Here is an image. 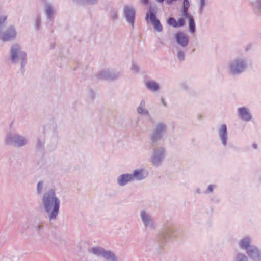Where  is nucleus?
Returning a JSON list of instances; mask_svg holds the SVG:
<instances>
[{
  "label": "nucleus",
  "mask_w": 261,
  "mask_h": 261,
  "mask_svg": "<svg viewBox=\"0 0 261 261\" xmlns=\"http://www.w3.org/2000/svg\"><path fill=\"white\" fill-rule=\"evenodd\" d=\"M177 56L179 60H182L184 57V54L182 51H179L178 53Z\"/></svg>",
  "instance_id": "23"
},
{
  "label": "nucleus",
  "mask_w": 261,
  "mask_h": 261,
  "mask_svg": "<svg viewBox=\"0 0 261 261\" xmlns=\"http://www.w3.org/2000/svg\"><path fill=\"white\" fill-rule=\"evenodd\" d=\"M177 42L181 46H186L188 43L187 36L182 32H178L175 35Z\"/></svg>",
  "instance_id": "5"
},
{
  "label": "nucleus",
  "mask_w": 261,
  "mask_h": 261,
  "mask_svg": "<svg viewBox=\"0 0 261 261\" xmlns=\"http://www.w3.org/2000/svg\"><path fill=\"white\" fill-rule=\"evenodd\" d=\"M146 85L148 88L153 91L156 90L159 88L157 84L154 82L148 81L146 83Z\"/></svg>",
  "instance_id": "13"
},
{
  "label": "nucleus",
  "mask_w": 261,
  "mask_h": 261,
  "mask_svg": "<svg viewBox=\"0 0 261 261\" xmlns=\"http://www.w3.org/2000/svg\"><path fill=\"white\" fill-rule=\"evenodd\" d=\"M239 113L241 118L245 121H249L251 119V116L248 110L245 108L239 109Z\"/></svg>",
  "instance_id": "9"
},
{
  "label": "nucleus",
  "mask_w": 261,
  "mask_h": 261,
  "mask_svg": "<svg viewBox=\"0 0 261 261\" xmlns=\"http://www.w3.org/2000/svg\"><path fill=\"white\" fill-rule=\"evenodd\" d=\"M165 129V126L163 124H159L157 126L155 131L154 133L152 138L153 139H154L156 137V136L158 134H159L162 131L164 130Z\"/></svg>",
  "instance_id": "14"
},
{
  "label": "nucleus",
  "mask_w": 261,
  "mask_h": 261,
  "mask_svg": "<svg viewBox=\"0 0 261 261\" xmlns=\"http://www.w3.org/2000/svg\"><path fill=\"white\" fill-rule=\"evenodd\" d=\"M44 202L47 212H49L52 208L53 209L50 217V219L56 218L59 211V201L55 197L54 192L46 195L44 197Z\"/></svg>",
  "instance_id": "1"
},
{
  "label": "nucleus",
  "mask_w": 261,
  "mask_h": 261,
  "mask_svg": "<svg viewBox=\"0 0 261 261\" xmlns=\"http://www.w3.org/2000/svg\"><path fill=\"white\" fill-rule=\"evenodd\" d=\"M141 218L144 223L146 225L149 221V218L145 212H142L141 214Z\"/></svg>",
  "instance_id": "17"
},
{
  "label": "nucleus",
  "mask_w": 261,
  "mask_h": 261,
  "mask_svg": "<svg viewBox=\"0 0 261 261\" xmlns=\"http://www.w3.org/2000/svg\"><path fill=\"white\" fill-rule=\"evenodd\" d=\"M141 2L143 3L144 4H147L148 0H141Z\"/></svg>",
  "instance_id": "31"
},
{
  "label": "nucleus",
  "mask_w": 261,
  "mask_h": 261,
  "mask_svg": "<svg viewBox=\"0 0 261 261\" xmlns=\"http://www.w3.org/2000/svg\"><path fill=\"white\" fill-rule=\"evenodd\" d=\"M124 11L126 18L127 21L131 23L132 26H133L135 15V11L134 9L129 7H125Z\"/></svg>",
  "instance_id": "6"
},
{
  "label": "nucleus",
  "mask_w": 261,
  "mask_h": 261,
  "mask_svg": "<svg viewBox=\"0 0 261 261\" xmlns=\"http://www.w3.org/2000/svg\"><path fill=\"white\" fill-rule=\"evenodd\" d=\"M245 68V65L243 62L237 61L231 65V72L236 74L242 72Z\"/></svg>",
  "instance_id": "7"
},
{
  "label": "nucleus",
  "mask_w": 261,
  "mask_h": 261,
  "mask_svg": "<svg viewBox=\"0 0 261 261\" xmlns=\"http://www.w3.org/2000/svg\"><path fill=\"white\" fill-rule=\"evenodd\" d=\"M158 2H160V3H162L163 2L164 0H156Z\"/></svg>",
  "instance_id": "33"
},
{
  "label": "nucleus",
  "mask_w": 261,
  "mask_h": 261,
  "mask_svg": "<svg viewBox=\"0 0 261 261\" xmlns=\"http://www.w3.org/2000/svg\"><path fill=\"white\" fill-rule=\"evenodd\" d=\"M6 20V17H0V25L3 24Z\"/></svg>",
  "instance_id": "26"
},
{
  "label": "nucleus",
  "mask_w": 261,
  "mask_h": 261,
  "mask_svg": "<svg viewBox=\"0 0 261 261\" xmlns=\"http://www.w3.org/2000/svg\"><path fill=\"white\" fill-rule=\"evenodd\" d=\"M42 190V183L39 182L37 185V190L39 193H40Z\"/></svg>",
  "instance_id": "25"
},
{
  "label": "nucleus",
  "mask_w": 261,
  "mask_h": 261,
  "mask_svg": "<svg viewBox=\"0 0 261 261\" xmlns=\"http://www.w3.org/2000/svg\"><path fill=\"white\" fill-rule=\"evenodd\" d=\"M137 111L139 113L142 114L143 113L144 110L142 108L139 107L137 109Z\"/></svg>",
  "instance_id": "27"
},
{
  "label": "nucleus",
  "mask_w": 261,
  "mask_h": 261,
  "mask_svg": "<svg viewBox=\"0 0 261 261\" xmlns=\"http://www.w3.org/2000/svg\"><path fill=\"white\" fill-rule=\"evenodd\" d=\"M188 9H183V12H182V15L186 18H187L189 19V17L191 16V15H189L188 13Z\"/></svg>",
  "instance_id": "22"
},
{
  "label": "nucleus",
  "mask_w": 261,
  "mask_h": 261,
  "mask_svg": "<svg viewBox=\"0 0 261 261\" xmlns=\"http://www.w3.org/2000/svg\"><path fill=\"white\" fill-rule=\"evenodd\" d=\"M168 23L174 28L178 27L177 22L174 18H170L168 20Z\"/></svg>",
  "instance_id": "16"
},
{
  "label": "nucleus",
  "mask_w": 261,
  "mask_h": 261,
  "mask_svg": "<svg viewBox=\"0 0 261 261\" xmlns=\"http://www.w3.org/2000/svg\"><path fill=\"white\" fill-rule=\"evenodd\" d=\"M142 171H135L134 172L133 175L126 174L121 175L118 179V182L121 186L125 185L127 182L131 181L134 177H136L138 179H141L142 178Z\"/></svg>",
  "instance_id": "2"
},
{
  "label": "nucleus",
  "mask_w": 261,
  "mask_h": 261,
  "mask_svg": "<svg viewBox=\"0 0 261 261\" xmlns=\"http://www.w3.org/2000/svg\"><path fill=\"white\" fill-rule=\"evenodd\" d=\"M92 253L96 255H101L105 259L112 261H115L116 258L114 254L109 251H105L103 249L99 248H93L92 249Z\"/></svg>",
  "instance_id": "3"
},
{
  "label": "nucleus",
  "mask_w": 261,
  "mask_h": 261,
  "mask_svg": "<svg viewBox=\"0 0 261 261\" xmlns=\"http://www.w3.org/2000/svg\"><path fill=\"white\" fill-rule=\"evenodd\" d=\"M237 261H246V257L243 255L240 254L237 257Z\"/></svg>",
  "instance_id": "20"
},
{
  "label": "nucleus",
  "mask_w": 261,
  "mask_h": 261,
  "mask_svg": "<svg viewBox=\"0 0 261 261\" xmlns=\"http://www.w3.org/2000/svg\"><path fill=\"white\" fill-rule=\"evenodd\" d=\"M51 13V9H48L47 10V14H48V15H50Z\"/></svg>",
  "instance_id": "29"
},
{
  "label": "nucleus",
  "mask_w": 261,
  "mask_h": 261,
  "mask_svg": "<svg viewBox=\"0 0 261 261\" xmlns=\"http://www.w3.org/2000/svg\"><path fill=\"white\" fill-rule=\"evenodd\" d=\"M16 35V32L14 29L12 27L10 28L8 31L4 33L1 37V39L3 41L9 40L14 38Z\"/></svg>",
  "instance_id": "8"
},
{
  "label": "nucleus",
  "mask_w": 261,
  "mask_h": 261,
  "mask_svg": "<svg viewBox=\"0 0 261 261\" xmlns=\"http://www.w3.org/2000/svg\"><path fill=\"white\" fill-rule=\"evenodd\" d=\"M226 131V125L225 124L222 125L219 131V135L220 136L222 142L224 145L226 144L227 139Z\"/></svg>",
  "instance_id": "10"
},
{
  "label": "nucleus",
  "mask_w": 261,
  "mask_h": 261,
  "mask_svg": "<svg viewBox=\"0 0 261 261\" xmlns=\"http://www.w3.org/2000/svg\"><path fill=\"white\" fill-rule=\"evenodd\" d=\"M149 18V20L152 25L154 26L155 30L158 31H161L162 30V26L160 21L155 18V15L152 12H150L149 14L147 13L146 15V20H147Z\"/></svg>",
  "instance_id": "4"
},
{
  "label": "nucleus",
  "mask_w": 261,
  "mask_h": 261,
  "mask_svg": "<svg viewBox=\"0 0 261 261\" xmlns=\"http://www.w3.org/2000/svg\"><path fill=\"white\" fill-rule=\"evenodd\" d=\"M250 239L248 238H244L241 240L240 246L242 248L248 249L250 245Z\"/></svg>",
  "instance_id": "12"
},
{
  "label": "nucleus",
  "mask_w": 261,
  "mask_h": 261,
  "mask_svg": "<svg viewBox=\"0 0 261 261\" xmlns=\"http://www.w3.org/2000/svg\"><path fill=\"white\" fill-rule=\"evenodd\" d=\"M190 6V3L188 0H184L183 1V9H188Z\"/></svg>",
  "instance_id": "18"
},
{
  "label": "nucleus",
  "mask_w": 261,
  "mask_h": 261,
  "mask_svg": "<svg viewBox=\"0 0 261 261\" xmlns=\"http://www.w3.org/2000/svg\"><path fill=\"white\" fill-rule=\"evenodd\" d=\"M255 252L257 255H259V251L257 249H254L253 250H249L248 252V254L250 256L253 257V252Z\"/></svg>",
  "instance_id": "19"
},
{
  "label": "nucleus",
  "mask_w": 261,
  "mask_h": 261,
  "mask_svg": "<svg viewBox=\"0 0 261 261\" xmlns=\"http://www.w3.org/2000/svg\"><path fill=\"white\" fill-rule=\"evenodd\" d=\"M11 59L14 61L18 58V54L19 52V47L18 46H14L12 47L11 50Z\"/></svg>",
  "instance_id": "11"
},
{
  "label": "nucleus",
  "mask_w": 261,
  "mask_h": 261,
  "mask_svg": "<svg viewBox=\"0 0 261 261\" xmlns=\"http://www.w3.org/2000/svg\"><path fill=\"white\" fill-rule=\"evenodd\" d=\"M20 55L22 56V58H23L25 56V54L24 53H21Z\"/></svg>",
  "instance_id": "32"
},
{
  "label": "nucleus",
  "mask_w": 261,
  "mask_h": 261,
  "mask_svg": "<svg viewBox=\"0 0 261 261\" xmlns=\"http://www.w3.org/2000/svg\"><path fill=\"white\" fill-rule=\"evenodd\" d=\"M200 2L202 4L204 3V0H200Z\"/></svg>",
  "instance_id": "34"
},
{
  "label": "nucleus",
  "mask_w": 261,
  "mask_h": 261,
  "mask_svg": "<svg viewBox=\"0 0 261 261\" xmlns=\"http://www.w3.org/2000/svg\"><path fill=\"white\" fill-rule=\"evenodd\" d=\"M189 27L190 31L191 33H194L195 31V23L194 20L192 16L189 17Z\"/></svg>",
  "instance_id": "15"
},
{
  "label": "nucleus",
  "mask_w": 261,
  "mask_h": 261,
  "mask_svg": "<svg viewBox=\"0 0 261 261\" xmlns=\"http://www.w3.org/2000/svg\"><path fill=\"white\" fill-rule=\"evenodd\" d=\"M176 0H166L167 3L168 4H170L173 1H176Z\"/></svg>",
  "instance_id": "30"
},
{
  "label": "nucleus",
  "mask_w": 261,
  "mask_h": 261,
  "mask_svg": "<svg viewBox=\"0 0 261 261\" xmlns=\"http://www.w3.org/2000/svg\"><path fill=\"white\" fill-rule=\"evenodd\" d=\"M184 24H185V21H184V20L183 18L178 19V22H177L178 27H182L184 25Z\"/></svg>",
  "instance_id": "21"
},
{
  "label": "nucleus",
  "mask_w": 261,
  "mask_h": 261,
  "mask_svg": "<svg viewBox=\"0 0 261 261\" xmlns=\"http://www.w3.org/2000/svg\"><path fill=\"white\" fill-rule=\"evenodd\" d=\"M25 143V141L24 139H22L21 140L17 141V144L18 146H22L24 145Z\"/></svg>",
  "instance_id": "24"
},
{
  "label": "nucleus",
  "mask_w": 261,
  "mask_h": 261,
  "mask_svg": "<svg viewBox=\"0 0 261 261\" xmlns=\"http://www.w3.org/2000/svg\"><path fill=\"white\" fill-rule=\"evenodd\" d=\"M208 191L209 192H212L213 191V186H212V185H210L208 187Z\"/></svg>",
  "instance_id": "28"
}]
</instances>
